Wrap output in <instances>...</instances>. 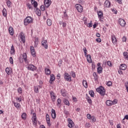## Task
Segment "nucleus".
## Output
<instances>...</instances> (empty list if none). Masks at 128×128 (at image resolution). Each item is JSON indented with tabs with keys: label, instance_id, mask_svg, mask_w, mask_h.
I'll return each mask as SVG.
<instances>
[{
	"label": "nucleus",
	"instance_id": "f257e3e1",
	"mask_svg": "<svg viewBox=\"0 0 128 128\" xmlns=\"http://www.w3.org/2000/svg\"><path fill=\"white\" fill-rule=\"evenodd\" d=\"M96 92H99V94L102 96H104L106 95V90L102 86H100L96 89Z\"/></svg>",
	"mask_w": 128,
	"mask_h": 128
},
{
	"label": "nucleus",
	"instance_id": "f03ea898",
	"mask_svg": "<svg viewBox=\"0 0 128 128\" xmlns=\"http://www.w3.org/2000/svg\"><path fill=\"white\" fill-rule=\"evenodd\" d=\"M32 23V18L31 16H27L24 20V25L28 26Z\"/></svg>",
	"mask_w": 128,
	"mask_h": 128
},
{
	"label": "nucleus",
	"instance_id": "7ed1b4c3",
	"mask_svg": "<svg viewBox=\"0 0 128 128\" xmlns=\"http://www.w3.org/2000/svg\"><path fill=\"white\" fill-rule=\"evenodd\" d=\"M64 78L66 82H72V76L68 73L65 72L64 74Z\"/></svg>",
	"mask_w": 128,
	"mask_h": 128
},
{
	"label": "nucleus",
	"instance_id": "20e7f679",
	"mask_svg": "<svg viewBox=\"0 0 128 128\" xmlns=\"http://www.w3.org/2000/svg\"><path fill=\"white\" fill-rule=\"evenodd\" d=\"M28 70H32V72H34V70H36V67L34 66L32 64H29L27 67Z\"/></svg>",
	"mask_w": 128,
	"mask_h": 128
},
{
	"label": "nucleus",
	"instance_id": "39448f33",
	"mask_svg": "<svg viewBox=\"0 0 128 128\" xmlns=\"http://www.w3.org/2000/svg\"><path fill=\"white\" fill-rule=\"evenodd\" d=\"M75 6L78 12H82L84 11L82 6L80 4H77L75 5Z\"/></svg>",
	"mask_w": 128,
	"mask_h": 128
},
{
	"label": "nucleus",
	"instance_id": "423d86ee",
	"mask_svg": "<svg viewBox=\"0 0 128 128\" xmlns=\"http://www.w3.org/2000/svg\"><path fill=\"white\" fill-rule=\"evenodd\" d=\"M68 126L70 128H74V121L70 119V118H68Z\"/></svg>",
	"mask_w": 128,
	"mask_h": 128
},
{
	"label": "nucleus",
	"instance_id": "0eeeda50",
	"mask_svg": "<svg viewBox=\"0 0 128 128\" xmlns=\"http://www.w3.org/2000/svg\"><path fill=\"white\" fill-rule=\"evenodd\" d=\"M118 22L122 28H124V26H126V21L120 18L118 20Z\"/></svg>",
	"mask_w": 128,
	"mask_h": 128
},
{
	"label": "nucleus",
	"instance_id": "6e6552de",
	"mask_svg": "<svg viewBox=\"0 0 128 128\" xmlns=\"http://www.w3.org/2000/svg\"><path fill=\"white\" fill-rule=\"evenodd\" d=\"M50 98L52 100L53 102H56V96L55 95L54 92L53 91H51L50 92Z\"/></svg>",
	"mask_w": 128,
	"mask_h": 128
},
{
	"label": "nucleus",
	"instance_id": "1a4fd4ad",
	"mask_svg": "<svg viewBox=\"0 0 128 128\" xmlns=\"http://www.w3.org/2000/svg\"><path fill=\"white\" fill-rule=\"evenodd\" d=\"M32 122H33V124H38V121L36 120V113H33Z\"/></svg>",
	"mask_w": 128,
	"mask_h": 128
},
{
	"label": "nucleus",
	"instance_id": "9d476101",
	"mask_svg": "<svg viewBox=\"0 0 128 128\" xmlns=\"http://www.w3.org/2000/svg\"><path fill=\"white\" fill-rule=\"evenodd\" d=\"M54 80H56V77L54 76V74H51L50 75L49 83L50 84H52V82H54Z\"/></svg>",
	"mask_w": 128,
	"mask_h": 128
},
{
	"label": "nucleus",
	"instance_id": "9b49d317",
	"mask_svg": "<svg viewBox=\"0 0 128 128\" xmlns=\"http://www.w3.org/2000/svg\"><path fill=\"white\" fill-rule=\"evenodd\" d=\"M41 44H42V46H44V48H46V50L48 48V41L46 40H44L43 41H42Z\"/></svg>",
	"mask_w": 128,
	"mask_h": 128
},
{
	"label": "nucleus",
	"instance_id": "f8f14e48",
	"mask_svg": "<svg viewBox=\"0 0 128 128\" xmlns=\"http://www.w3.org/2000/svg\"><path fill=\"white\" fill-rule=\"evenodd\" d=\"M46 120L48 126H52V124H50V116H48V114H46Z\"/></svg>",
	"mask_w": 128,
	"mask_h": 128
},
{
	"label": "nucleus",
	"instance_id": "ddd939ff",
	"mask_svg": "<svg viewBox=\"0 0 128 128\" xmlns=\"http://www.w3.org/2000/svg\"><path fill=\"white\" fill-rule=\"evenodd\" d=\"M50 0H44V4L46 8H48L50 6Z\"/></svg>",
	"mask_w": 128,
	"mask_h": 128
},
{
	"label": "nucleus",
	"instance_id": "4468645a",
	"mask_svg": "<svg viewBox=\"0 0 128 128\" xmlns=\"http://www.w3.org/2000/svg\"><path fill=\"white\" fill-rule=\"evenodd\" d=\"M98 18L99 20L104 19V14H102V12L98 11Z\"/></svg>",
	"mask_w": 128,
	"mask_h": 128
},
{
	"label": "nucleus",
	"instance_id": "2eb2a0df",
	"mask_svg": "<svg viewBox=\"0 0 128 128\" xmlns=\"http://www.w3.org/2000/svg\"><path fill=\"white\" fill-rule=\"evenodd\" d=\"M5 70L8 76H10V74L12 72V69L10 68H6Z\"/></svg>",
	"mask_w": 128,
	"mask_h": 128
},
{
	"label": "nucleus",
	"instance_id": "dca6fc26",
	"mask_svg": "<svg viewBox=\"0 0 128 128\" xmlns=\"http://www.w3.org/2000/svg\"><path fill=\"white\" fill-rule=\"evenodd\" d=\"M104 8H110V2L108 0H106L104 3Z\"/></svg>",
	"mask_w": 128,
	"mask_h": 128
},
{
	"label": "nucleus",
	"instance_id": "f3484780",
	"mask_svg": "<svg viewBox=\"0 0 128 128\" xmlns=\"http://www.w3.org/2000/svg\"><path fill=\"white\" fill-rule=\"evenodd\" d=\"M51 112L52 118L54 119L56 118V110H54V109H52Z\"/></svg>",
	"mask_w": 128,
	"mask_h": 128
},
{
	"label": "nucleus",
	"instance_id": "a211bd4d",
	"mask_svg": "<svg viewBox=\"0 0 128 128\" xmlns=\"http://www.w3.org/2000/svg\"><path fill=\"white\" fill-rule=\"evenodd\" d=\"M63 102L64 104H66V106H70V102L68 101V100L64 98L63 99Z\"/></svg>",
	"mask_w": 128,
	"mask_h": 128
},
{
	"label": "nucleus",
	"instance_id": "6ab92c4d",
	"mask_svg": "<svg viewBox=\"0 0 128 128\" xmlns=\"http://www.w3.org/2000/svg\"><path fill=\"white\" fill-rule=\"evenodd\" d=\"M64 15L62 18L64 19L65 20H68V14H66V10H65V12H64Z\"/></svg>",
	"mask_w": 128,
	"mask_h": 128
},
{
	"label": "nucleus",
	"instance_id": "aec40b11",
	"mask_svg": "<svg viewBox=\"0 0 128 128\" xmlns=\"http://www.w3.org/2000/svg\"><path fill=\"white\" fill-rule=\"evenodd\" d=\"M111 38L114 44H116V36L114 34H112L111 36Z\"/></svg>",
	"mask_w": 128,
	"mask_h": 128
},
{
	"label": "nucleus",
	"instance_id": "412c9836",
	"mask_svg": "<svg viewBox=\"0 0 128 128\" xmlns=\"http://www.w3.org/2000/svg\"><path fill=\"white\" fill-rule=\"evenodd\" d=\"M120 69L122 70H126V64H121L120 66Z\"/></svg>",
	"mask_w": 128,
	"mask_h": 128
},
{
	"label": "nucleus",
	"instance_id": "4be33fe9",
	"mask_svg": "<svg viewBox=\"0 0 128 128\" xmlns=\"http://www.w3.org/2000/svg\"><path fill=\"white\" fill-rule=\"evenodd\" d=\"M10 52L11 54H16V50H14V45H12L11 46Z\"/></svg>",
	"mask_w": 128,
	"mask_h": 128
},
{
	"label": "nucleus",
	"instance_id": "5701e85b",
	"mask_svg": "<svg viewBox=\"0 0 128 128\" xmlns=\"http://www.w3.org/2000/svg\"><path fill=\"white\" fill-rule=\"evenodd\" d=\"M8 32L10 36H14V28L10 26L9 28Z\"/></svg>",
	"mask_w": 128,
	"mask_h": 128
},
{
	"label": "nucleus",
	"instance_id": "b1692460",
	"mask_svg": "<svg viewBox=\"0 0 128 128\" xmlns=\"http://www.w3.org/2000/svg\"><path fill=\"white\" fill-rule=\"evenodd\" d=\"M34 42V48H37L38 44V38H35Z\"/></svg>",
	"mask_w": 128,
	"mask_h": 128
},
{
	"label": "nucleus",
	"instance_id": "393cba45",
	"mask_svg": "<svg viewBox=\"0 0 128 128\" xmlns=\"http://www.w3.org/2000/svg\"><path fill=\"white\" fill-rule=\"evenodd\" d=\"M106 104L108 106H112V101L110 100H107Z\"/></svg>",
	"mask_w": 128,
	"mask_h": 128
},
{
	"label": "nucleus",
	"instance_id": "a878e982",
	"mask_svg": "<svg viewBox=\"0 0 128 128\" xmlns=\"http://www.w3.org/2000/svg\"><path fill=\"white\" fill-rule=\"evenodd\" d=\"M36 12L38 16H40L42 15V12H40V10L38 9V8H36Z\"/></svg>",
	"mask_w": 128,
	"mask_h": 128
},
{
	"label": "nucleus",
	"instance_id": "bb28decb",
	"mask_svg": "<svg viewBox=\"0 0 128 128\" xmlns=\"http://www.w3.org/2000/svg\"><path fill=\"white\" fill-rule=\"evenodd\" d=\"M87 62H88L90 64L92 62V56H90V54H88L86 56Z\"/></svg>",
	"mask_w": 128,
	"mask_h": 128
},
{
	"label": "nucleus",
	"instance_id": "cd10ccee",
	"mask_svg": "<svg viewBox=\"0 0 128 128\" xmlns=\"http://www.w3.org/2000/svg\"><path fill=\"white\" fill-rule=\"evenodd\" d=\"M82 84H83V86H84L85 88H88V82H86V80H83Z\"/></svg>",
	"mask_w": 128,
	"mask_h": 128
},
{
	"label": "nucleus",
	"instance_id": "c85d7f7f",
	"mask_svg": "<svg viewBox=\"0 0 128 128\" xmlns=\"http://www.w3.org/2000/svg\"><path fill=\"white\" fill-rule=\"evenodd\" d=\"M44 70L46 76H50V69L46 68Z\"/></svg>",
	"mask_w": 128,
	"mask_h": 128
},
{
	"label": "nucleus",
	"instance_id": "c756f323",
	"mask_svg": "<svg viewBox=\"0 0 128 128\" xmlns=\"http://www.w3.org/2000/svg\"><path fill=\"white\" fill-rule=\"evenodd\" d=\"M2 15L4 16V18H6V16H8V13H6V9L4 8L2 11Z\"/></svg>",
	"mask_w": 128,
	"mask_h": 128
},
{
	"label": "nucleus",
	"instance_id": "7c9ffc66",
	"mask_svg": "<svg viewBox=\"0 0 128 128\" xmlns=\"http://www.w3.org/2000/svg\"><path fill=\"white\" fill-rule=\"evenodd\" d=\"M20 39L23 44H24V42H26V37L24 35H20Z\"/></svg>",
	"mask_w": 128,
	"mask_h": 128
},
{
	"label": "nucleus",
	"instance_id": "2f4dec72",
	"mask_svg": "<svg viewBox=\"0 0 128 128\" xmlns=\"http://www.w3.org/2000/svg\"><path fill=\"white\" fill-rule=\"evenodd\" d=\"M97 72L98 74H102V66H98Z\"/></svg>",
	"mask_w": 128,
	"mask_h": 128
},
{
	"label": "nucleus",
	"instance_id": "473e14b6",
	"mask_svg": "<svg viewBox=\"0 0 128 128\" xmlns=\"http://www.w3.org/2000/svg\"><path fill=\"white\" fill-rule=\"evenodd\" d=\"M58 106H62V100L60 98H58L57 100V104H56Z\"/></svg>",
	"mask_w": 128,
	"mask_h": 128
},
{
	"label": "nucleus",
	"instance_id": "72a5a7b5",
	"mask_svg": "<svg viewBox=\"0 0 128 128\" xmlns=\"http://www.w3.org/2000/svg\"><path fill=\"white\" fill-rule=\"evenodd\" d=\"M93 76L94 77V80H98V74H96V72H94L93 73Z\"/></svg>",
	"mask_w": 128,
	"mask_h": 128
},
{
	"label": "nucleus",
	"instance_id": "f704fd0d",
	"mask_svg": "<svg viewBox=\"0 0 128 128\" xmlns=\"http://www.w3.org/2000/svg\"><path fill=\"white\" fill-rule=\"evenodd\" d=\"M14 106L16 108H20V104L18 102H14Z\"/></svg>",
	"mask_w": 128,
	"mask_h": 128
},
{
	"label": "nucleus",
	"instance_id": "c9c22d12",
	"mask_svg": "<svg viewBox=\"0 0 128 128\" xmlns=\"http://www.w3.org/2000/svg\"><path fill=\"white\" fill-rule=\"evenodd\" d=\"M22 58H23L25 62H28L26 54L24 53L23 54H22Z\"/></svg>",
	"mask_w": 128,
	"mask_h": 128
},
{
	"label": "nucleus",
	"instance_id": "e433bc0d",
	"mask_svg": "<svg viewBox=\"0 0 128 128\" xmlns=\"http://www.w3.org/2000/svg\"><path fill=\"white\" fill-rule=\"evenodd\" d=\"M46 24L48 26H50L52 24V20L50 19H48L46 21Z\"/></svg>",
	"mask_w": 128,
	"mask_h": 128
},
{
	"label": "nucleus",
	"instance_id": "4c0bfd02",
	"mask_svg": "<svg viewBox=\"0 0 128 128\" xmlns=\"http://www.w3.org/2000/svg\"><path fill=\"white\" fill-rule=\"evenodd\" d=\"M90 120L92 121V122H96V117L94 116H92L90 118Z\"/></svg>",
	"mask_w": 128,
	"mask_h": 128
},
{
	"label": "nucleus",
	"instance_id": "58836bf2",
	"mask_svg": "<svg viewBox=\"0 0 128 128\" xmlns=\"http://www.w3.org/2000/svg\"><path fill=\"white\" fill-rule=\"evenodd\" d=\"M64 114H65V116H68V114H70V112H68V111L66 108H64Z\"/></svg>",
	"mask_w": 128,
	"mask_h": 128
},
{
	"label": "nucleus",
	"instance_id": "ea45409f",
	"mask_svg": "<svg viewBox=\"0 0 128 128\" xmlns=\"http://www.w3.org/2000/svg\"><path fill=\"white\" fill-rule=\"evenodd\" d=\"M89 94H90V96H92V98H94V92L92 90L89 91Z\"/></svg>",
	"mask_w": 128,
	"mask_h": 128
},
{
	"label": "nucleus",
	"instance_id": "a19ab883",
	"mask_svg": "<svg viewBox=\"0 0 128 128\" xmlns=\"http://www.w3.org/2000/svg\"><path fill=\"white\" fill-rule=\"evenodd\" d=\"M18 92V94H22V88H19L18 90H17Z\"/></svg>",
	"mask_w": 128,
	"mask_h": 128
},
{
	"label": "nucleus",
	"instance_id": "79ce46f5",
	"mask_svg": "<svg viewBox=\"0 0 128 128\" xmlns=\"http://www.w3.org/2000/svg\"><path fill=\"white\" fill-rule=\"evenodd\" d=\"M26 113H23L21 116L22 118V120H26Z\"/></svg>",
	"mask_w": 128,
	"mask_h": 128
},
{
	"label": "nucleus",
	"instance_id": "37998d69",
	"mask_svg": "<svg viewBox=\"0 0 128 128\" xmlns=\"http://www.w3.org/2000/svg\"><path fill=\"white\" fill-rule=\"evenodd\" d=\"M32 4L34 5V6L35 8H38V2H36V1H34L33 4Z\"/></svg>",
	"mask_w": 128,
	"mask_h": 128
},
{
	"label": "nucleus",
	"instance_id": "c03bdc74",
	"mask_svg": "<svg viewBox=\"0 0 128 128\" xmlns=\"http://www.w3.org/2000/svg\"><path fill=\"white\" fill-rule=\"evenodd\" d=\"M26 6L28 8H29V10H32V6L31 4H30V3H28L26 4Z\"/></svg>",
	"mask_w": 128,
	"mask_h": 128
},
{
	"label": "nucleus",
	"instance_id": "a18cd8bd",
	"mask_svg": "<svg viewBox=\"0 0 128 128\" xmlns=\"http://www.w3.org/2000/svg\"><path fill=\"white\" fill-rule=\"evenodd\" d=\"M123 56H124V57L125 58H128V52H125L123 53Z\"/></svg>",
	"mask_w": 128,
	"mask_h": 128
},
{
	"label": "nucleus",
	"instance_id": "49530a36",
	"mask_svg": "<svg viewBox=\"0 0 128 128\" xmlns=\"http://www.w3.org/2000/svg\"><path fill=\"white\" fill-rule=\"evenodd\" d=\"M60 92L62 96H66V92H64V90L62 89L61 90Z\"/></svg>",
	"mask_w": 128,
	"mask_h": 128
},
{
	"label": "nucleus",
	"instance_id": "de8ad7c7",
	"mask_svg": "<svg viewBox=\"0 0 128 128\" xmlns=\"http://www.w3.org/2000/svg\"><path fill=\"white\" fill-rule=\"evenodd\" d=\"M9 60L11 64H14V59H12V57H10Z\"/></svg>",
	"mask_w": 128,
	"mask_h": 128
},
{
	"label": "nucleus",
	"instance_id": "09e8293b",
	"mask_svg": "<svg viewBox=\"0 0 128 128\" xmlns=\"http://www.w3.org/2000/svg\"><path fill=\"white\" fill-rule=\"evenodd\" d=\"M83 50L84 52V56H86V54H87L86 52H88V50H86V48H83Z\"/></svg>",
	"mask_w": 128,
	"mask_h": 128
},
{
	"label": "nucleus",
	"instance_id": "8fccbe9b",
	"mask_svg": "<svg viewBox=\"0 0 128 128\" xmlns=\"http://www.w3.org/2000/svg\"><path fill=\"white\" fill-rule=\"evenodd\" d=\"M116 104H118V100L116 99H114L113 100V101H112V105Z\"/></svg>",
	"mask_w": 128,
	"mask_h": 128
},
{
	"label": "nucleus",
	"instance_id": "3c124183",
	"mask_svg": "<svg viewBox=\"0 0 128 128\" xmlns=\"http://www.w3.org/2000/svg\"><path fill=\"white\" fill-rule=\"evenodd\" d=\"M71 74L74 78H76V72H74L72 71Z\"/></svg>",
	"mask_w": 128,
	"mask_h": 128
},
{
	"label": "nucleus",
	"instance_id": "603ef678",
	"mask_svg": "<svg viewBox=\"0 0 128 128\" xmlns=\"http://www.w3.org/2000/svg\"><path fill=\"white\" fill-rule=\"evenodd\" d=\"M78 4H84V0H78Z\"/></svg>",
	"mask_w": 128,
	"mask_h": 128
},
{
	"label": "nucleus",
	"instance_id": "864d4df0",
	"mask_svg": "<svg viewBox=\"0 0 128 128\" xmlns=\"http://www.w3.org/2000/svg\"><path fill=\"white\" fill-rule=\"evenodd\" d=\"M6 4L8 8H10V4H12V2H10V0H8Z\"/></svg>",
	"mask_w": 128,
	"mask_h": 128
},
{
	"label": "nucleus",
	"instance_id": "5fc2aeb1",
	"mask_svg": "<svg viewBox=\"0 0 128 128\" xmlns=\"http://www.w3.org/2000/svg\"><path fill=\"white\" fill-rule=\"evenodd\" d=\"M40 10H42V12H44V10H46V8L44 7V6H40Z\"/></svg>",
	"mask_w": 128,
	"mask_h": 128
},
{
	"label": "nucleus",
	"instance_id": "6e6d98bb",
	"mask_svg": "<svg viewBox=\"0 0 128 128\" xmlns=\"http://www.w3.org/2000/svg\"><path fill=\"white\" fill-rule=\"evenodd\" d=\"M34 90L35 92H36V94H38V88L35 87Z\"/></svg>",
	"mask_w": 128,
	"mask_h": 128
},
{
	"label": "nucleus",
	"instance_id": "4d7b16f0",
	"mask_svg": "<svg viewBox=\"0 0 128 128\" xmlns=\"http://www.w3.org/2000/svg\"><path fill=\"white\" fill-rule=\"evenodd\" d=\"M112 82H110V81H108V82H107V84H106V85L108 86H112Z\"/></svg>",
	"mask_w": 128,
	"mask_h": 128
},
{
	"label": "nucleus",
	"instance_id": "13d9d810",
	"mask_svg": "<svg viewBox=\"0 0 128 128\" xmlns=\"http://www.w3.org/2000/svg\"><path fill=\"white\" fill-rule=\"evenodd\" d=\"M118 72L119 74H124V72H122V70H121L120 68L118 70Z\"/></svg>",
	"mask_w": 128,
	"mask_h": 128
},
{
	"label": "nucleus",
	"instance_id": "bf43d9fd",
	"mask_svg": "<svg viewBox=\"0 0 128 128\" xmlns=\"http://www.w3.org/2000/svg\"><path fill=\"white\" fill-rule=\"evenodd\" d=\"M112 12H114V14H118V10H116L114 8L112 9Z\"/></svg>",
	"mask_w": 128,
	"mask_h": 128
},
{
	"label": "nucleus",
	"instance_id": "052dcab7",
	"mask_svg": "<svg viewBox=\"0 0 128 128\" xmlns=\"http://www.w3.org/2000/svg\"><path fill=\"white\" fill-rule=\"evenodd\" d=\"M31 54L32 56L34 57L36 56V51H31Z\"/></svg>",
	"mask_w": 128,
	"mask_h": 128
},
{
	"label": "nucleus",
	"instance_id": "680f3d73",
	"mask_svg": "<svg viewBox=\"0 0 128 128\" xmlns=\"http://www.w3.org/2000/svg\"><path fill=\"white\" fill-rule=\"evenodd\" d=\"M86 116L88 120H90V118H92V116L90 114H87Z\"/></svg>",
	"mask_w": 128,
	"mask_h": 128
},
{
	"label": "nucleus",
	"instance_id": "e2e57ef3",
	"mask_svg": "<svg viewBox=\"0 0 128 128\" xmlns=\"http://www.w3.org/2000/svg\"><path fill=\"white\" fill-rule=\"evenodd\" d=\"M96 40L97 42H102V39L100 38H96Z\"/></svg>",
	"mask_w": 128,
	"mask_h": 128
},
{
	"label": "nucleus",
	"instance_id": "0e129e2a",
	"mask_svg": "<svg viewBox=\"0 0 128 128\" xmlns=\"http://www.w3.org/2000/svg\"><path fill=\"white\" fill-rule=\"evenodd\" d=\"M16 100H18V102H22V98L17 97L16 98Z\"/></svg>",
	"mask_w": 128,
	"mask_h": 128
},
{
	"label": "nucleus",
	"instance_id": "69168bd1",
	"mask_svg": "<svg viewBox=\"0 0 128 128\" xmlns=\"http://www.w3.org/2000/svg\"><path fill=\"white\" fill-rule=\"evenodd\" d=\"M86 128H90V124L89 123H86L85 125Z\"/></svg>",
	"mask_w": 128,
	"mask_h": 128
},
{
	"label": "nucleus",
	"instance_id": "338daca9",
	"mask_svg": "<svg viewBox=\"0 0 128 128\" xmlns=\"http://www.w3.org/2000/svg\"><path fill=\"white\" fill-rule=\"evenodd\" d=\"M87 26H88V28H92V23H88L87 25Z\"/></svg>",
	"mask_w": 128,
	"mask_h": 128
},
{
	"label": "nucleus",
	"instance_id": "774afa93",
	"mask_svg": "<svg viewBox=\"0 0 128 128\" xmlns=\"http://www.w3.org/2000/svg\"><path fill=\"white\" fill-rule=\"evenodd\" d=\"M106 63L108 66H112V62L110 61H108Z\"/></svg>",
	"mask_w": 128,
	"mask_h": 128
}]
</instances>
